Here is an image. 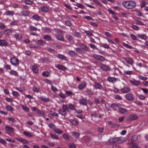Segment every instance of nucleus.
<instances>
[{
    "label": "nucleus",
    "mask_w": 148,
    "mask_h": 148,
    "mask_svg": "<svg viewBox=\"0 0 148 148\" xmlns=\"http://www.w3.org/2000/svg\"><path fill=\"white\" fill-rule=\"evenodd\" d=\"M136 3L133 1H124L122 3V5L126 8L132 9L134 8L136 6Z\"/></svg>",
    "instance_id": "1"
},
{
    "label": "nucleus",
    "mask_w": 148,
    "mask_h": 148,
    "mask_svg": "<svg viewBox=\"0 0 148 148\" xmlns=\"http://www.w3.org/2000/svg\"><path fill=\"white\" fill-rule=\"evenodd\" d=\"M10 62L11 64L17 66L19 64V60L18 59L16 58L13 57L10 58Z\"/></svg>",
    "instance_id": "2"
},
{
    "label": "nucleus",
    "mask_w": 148,
    "mask_h": 148,
    "mask_svg": "<svg viewBox=\"0 0 148 148\" xmlns=\"http://www.w3.org/2000/svg\"><path fill=\"white\" fill-rule=\"evenodd\" d=\"M5 128L6 133L8 134L11 135L13 134V132L14 130V128L8 126H5Z\"/></svg>",
    "instance_id": "3"
},
{
    "label": "nucleus",
    "mask_w": 148,
    "mask_h": 148,
    "mask_svg": "<svg viewBox=\"0 0 148 148\" xmlns=\"http://www.w3.org/2000/svg\"><path fill=\"white\" fill-rule=\"evenodd\" d=\"M138 117L134 114H131L129 115L128 117L127 118V121H131L135 120L137 119Z\"/></svg>",
    "instance_id": "4"
},
{
    "label": "nucleus",
    "mask_w": 148,
    "mask_h": 148,
    "mask_svg": "<svg viewBox=\"0 0 148 148\" xmlns=\"http://www.w3.org/2000/svg\"><path fill=\"white\" fill-rule=\"evenodd\" d=\"M125 96L126 99L128 100L133 101L134 100V96L132 93H128L125 95Z\"/></svg>",
    "instance_id": "5"
},
{
    "label": "nucleus",
    "mask_w": 148,
    "mask_h": 148,
    "mask_svg": "<svg viewBox=\"0 0 148 148\" xmlns=\"http://www.w3.org/2000/svg\"><path fill=\"white\" fill-rule=\"evenodd\" d=\"M92 57L95 58L101 61H103L105 60V59L104 57L100 55H98L95 54L92 56Z\"/></svg>",
    "instance_id": "6"
},
{
    "label": "nucleus",
    "mask_w": 148,
    "mask_h": 148,
    "mask_svg": "<svg viewBox=\"0 0 148 148\" xmlns=\"http://www.w3.org/2000/svg\"><path fill=\"white\" fill-rule=\"evenodd\" d=\"M100 67L102 70L106 71H108L110 70V68L109 66L103 64H101Z\"/></svg>",
    "instance_id": "7"
},
{
    "label": "nucleus",
    "mask_w": 148,
    "mask_h": 148,
    "mask_svg": "<svg viewBox=\"0 0 148 148\" xmlns=\"http://www.w3.org/2000/svg\"><path fill=\"white\" fill-rule=\"evenodd\" d=\"M123 59L128 63L131 65H132L134 64V62L133 60L128 57H124Z\"/></svg>",
    "instance_id": "8"
},
{
    "label": "nucleus",
    "mask_w": 148,
    "mask_h": 148,
    "mask_svg": "<svg viewBox=\"0 0 148 148\" xmlns=\"http://www.w3.org/2000/svg\"><path fill=\"white\" fill-rule=\"evenodd\" d=\"M86 82L83 81L81 84L79 85L78 88L79 89L82 90L86 87Z\"/></svg>",
    "instance_id": "9"
},
{
    "label": "nucleus",
    "mask_w": 148,
    "mask_h": 148,
    "mask_svg": "<svg viewBox=\"0 0 148 148\" xmlns=\"http://www.w3.org/2000/svg\"><path fill=\"white\" fill-rule=\"evenodd\" d=\"M130 82L133 85L136 86L140 85L141 84V83L139 81L137 80H131Z\"/></svg>",
    "instance_id": "10"
},
{
    "label": "nucleus",
    "mask_w": 148,
    "mask_h": 148,
    "mask_svg": "<svg viewBox=\"0 0 148 148\" xmlns=\"http://www.w3.org/2000/svg\"><path fill=\"white\" fill-rule=\"evenodd\" d=\"M56 68L58 69L59 70L64 71L66 69V67L60 64H58L56 65Z\"/></svg>",
    "instance_id": "11"
},
{
    "label": "nucleus",
    "mask_w": 148,
    "mask_h": 148,
    "mask_svg": "<svg viewBox=\"0 0 148 148\" xmlns=\"http://www.w3.org/2000/svg\"><path fill=\"white\" fill-rule=\"evenodd\" d=\"M8 45V43L5 40H0V46H7Z\"/></svg>",
    "instance_id": "12"
},
{
    "label": "nucleus",
    "mask_w": 148,
    "mask_h": 148,
    "mask_svg": "<svg viewBox=\"0 0 148 148\" xmlns=\"http://www.w3.org/2000/svg\"><path fill=\"white\" fill-rule=\"evenodd\" d=\"M55 36L58 40L60 41H64V39L61 36L56 34L55 35Z\"/></svg>",
    "instance_id": "13"
},
{
    "label": "nucleus",
    "mask_w": 148,
    "mask_h": 148,
    "mask_svg": "<svg viewBox=\"0 0 148 148\" xmlns=\"http://www.w3.org/2000/svg\"><path fill=\"white\" fill-rule=\"evenodd\" d=\"M66 38L69 42H71L73 40V37L72 35L69 34H67L65 36Z\"/></svg>",
    "instance_id": "14"
},
{
    "label": "nucleus",
    "mask_w": 148,
    "mask_h": 148,
    "mask_svg": "<svg viewBox=\"0 0 148 148\" xmlns=\"http://www.w3.org/2000/svg\"><path fill=\"white\" fill-rule=\"evenodd\" d=\"M58 113L62 116H65L66 115V112L63 109H60L58 110Z\"/></svg>",
    "instance_id": "15"
},
{
    "label": "nucleus",
    "mask_w": 148,
    "mask_h": 148,
    "mask_svg": "<svg viewBox=\"0 0 148 148\" xmlns=\"http://www.w3.org/2000/svg\"><path fill=\"white\" fill-rule=\"evenodd\" d=\"M16 39L17 40H20L22 36L19 33H16L14 35Z\"/></svg>",
    "instance_id": "16"
},
{
    "label": "nucleus",
    "mask_w": 148,
    "mask_h": 148,
    "mask_svg": "<svg viewBox=\"0 0 148 148\" xmlns=\"http://www.w3.org/2000/svg\"><path fill=\"white\" fill-rule=\"evenodd\" d=\"M70 121L72 124L75 125H77L79 124L78 121L77 120L74 119H71Z\"/></svg>",
    "instance_id": "17"
},
{
    "label": "nucleus",
    "mask_w": 148,
    "mask_h": 148,
    "mask_svg": "<svg viewBox=\"0 0 148 148\" xmlns=\"http://www.w3.org/2000/svg\"><path fill=\"white\" fill-rule=\"evenodd\" d=\"M79 102L81 104L84 105H86L87 103L86 100L84 98H82V99H80Z\"/></svg>",
    "instance_id": "18"
},
{
    "label": "nucleus",
    "mask_w": 148,
    "mask_h": 148,
    "mask_svg": "<svg viewBox=\"0 0 148 148\" xmlns=\"http://www.w3.org/2000/svg\"><path fill=\"white\" fill-rule=\"evenodd\" d=\"M94 86L96 89H101L102 88V86L101 85L97 82H95Z\"/></svg>",
    "instance_id": "19"
},
{
    "label": "nucleus",
    "mask_w": 148,
    "mask_h": 148,
    "mask_svg": "<svg viewBox=\"0 0 148 148\" xmlns=\"http://www.w3.org/2000/svg\"><path fill=\"white\" fill-rule=\"evenodd\" d=\"M71 134L73 136L77 138H78L80 135V134L77 132H72Z\"/></svg>",
    "instance_id": "20"
},
{
    "label": "nucleus",
    "mask_w": 148,
    "mask_h": 148,
    "mask_svg": "<svg viewBox=\"0 0 148 148\" xmlns=\"http://www.w3.org/2000/svg\"><path fill=\"white\" fill-rule=\"evenodd\" d=\"M117 139L118 143H122L126 141L125 138L123 137L117 138Z\"/></svg>",
    "instance_id": "21"
},
{
    "label": "nucleus",
    "mask_w": 148,
    "mask_h": 148,
    "mask_svg": "<svg viewBox=\"0 0 148 148\" xmlns=\"http://www.w3.org/2000/svg\"><path fill=\"white\" fill-rule=\"evenodd\" d=\"M68 53L71 57H75L77 56V54L76 53L72 50L69 51Z\"/></svg>",
    "instance_id": "22"
},
{
    "label": "nucleus",
    "mask_w": 148,
    "mask_h": 148,
    "mask_svg": "<svg viewBox=\"0 0 148 148\" xmlns=\"http://www.w3.org/2000/svg\"><path fill=\"white\" fill-rule=\"evenodd\" d=\"M49 8L46 6H43L41 7V10L43 12H47L49 10Z\"/></svg>",
    "instance_id": "23"
},
{
    "label": "nucleus",
    "mask_w": 148,
    "mask_h": 148,
    "mask_svg": "<svg viewBox=\"0 0 148 148\" xmlns=\"http://www.w3.org/2000/svg\"><path fill=\"white\" fill-rule=\"evenodd\" d=\"M130 89L127 87H125L121 89V91L123 93H126L130 91Z\"/></svg>",
    "instance_id": "24"
},
{
    "label": "nucleus",
    "mask_w": 148,
    "mask_h": 148,
    "mask_svg": "<svg viewBox=\"0 0 148 148\" xmlns=\"http://www.w3.org/2000/svg\"><path fill=\"white\" fill-rule=\"evenodd\" d=\"M22 15L24 16H28L29 14V11L23 10L21 12Z\"/></svg>",
    "instance_id": "25"
},
{
    "label": "nucleus",
    "mask_w": 148,
    "mask_h": 148,
    "mask_svg": "<svg viewBox=\"0 0 148 148\" xmlns=\"http://www.w3.org/2000/svg\"><path fill=\"white\" fill-rule=\"evenodd\" d=\"M117 141V138H112L109 140V143L111 144H114Z\"/></svg>",
    "instance_id": "26"
},
{
    "label": "nucleus",
    "mask_w": 148,
    "mask_h": 148,
    "mask_svg": "<svg viewBox=\"0 0 148 148\" xmlns=\"http://www.w3.org/2000/svg\"><path fill=\"white\" fill-rule=\"evenodd\" d=\"M78 45L81 48L85 50H87L88 49V48L86 46L82 43H79L78 44Z\"/></svg>",
    "instance_id": "27"
},
{
    "label": "nucleus",
    "mask_w": 148,
    "mask_h": 148,
    "mask_svg": "<svg viewBox=\"0 0 148 148\" xmlns=\"http://www.w3.org/2000/svg\"><path fill=\"white\" fill-rule=\"evenodd\" d=\"M108 81L112 83H114L116 82V79L114 77H109L108 79Z\"/></svg>",
    "instance_id": "28"
},
{
    "label": "nucleus",
    "mask_w": 148,
    "mask_h": 148,
    "mask_svg": "<svg viewBox=\"0 0 148 148\" xmlns=\"http://www.w3.org/2000/svg\"><path fill=\"white\" fill-rule=\"evenodd\" d=\"M14 14V12L13 11L8 10L6 12V14L9 16H13Z\"/></svg>",
    "instance_id": "29"
},
{
    "label": "nucleus",
    "mask_w": 148,
    "mask_h": 148,
    "mask_svg": "<svg viewBox=\"0 0 148 148\" xmlns=\"http://www.w3.org/2000/svg\"><path fill=\"white\" fill-rule=\"evenodd\" d=\"M119 111L122 114H125L127 112V110L126 109L122 108L119 109Z\"/></svg>",
    "instance_id": "30"
},
{
    "label": "nucleus",
    "mask_w": 148,
    "mask_h": 148,
    "mask_svg": "<svg viewBox=\"0 0 148 148\" xmlns=\"http://www.w3.org/2000/svg\"><path fill=\"white\" fill-rule=\"evenodd\" d=\"M129 144L130 145V147L131 148H137L138 145L134 143L130 142Z\"/></svg>",
    "instance_id": "31"
},
{
    "label": "nucleus",
    "mask_w": 148,
    "mask_h": 148,
    "mask_svg": "<svg viewBox=\"0 0 148 148\" xmlns=\"http://www.w3.org/2000/svg\"><path fill=\"white\" fill-rule=\"evenodd\" d=\"M32 18L33 19L38 21H39L41 20L40 17L37 15H34L32 16Z\"/></svg>",
    "instance_id": "32"
},
{
    "label": "nucleus",
    "mask_w": 148,
    "mask_h": 148,
    "mask_svg": "<svg viewBox=\"0 0 148 148\" xmlns=\"http://www.w3.org/2000/svg\"><path fill=\"white\" fill-rule=\"evenodd\" d=\"M139 136V135H136L133 136L131 139V140L132 142L136 141L138 139V137Z\"/></svg>",
    "instance_id": "33"
},
{
    "label": "nucleus",
    "mask_w": 148,
    "mask_h": 148,
    "mask_svg": "<svg viewBox=\"0 0 148 148\" xmlns=\"http://www.w3.org/2000/svg\"><path fill=\"white\" fill-rule=\"evenodd\" d=\"M42 61L43 63H48V62H50L49 59L48 58H42Z\"/></svg>",
    "instance_id": "34"
},
{
    "label": "nucleus",
    "mask_w": 148,
    "mask_h": 148,
    "mask_svg": "<svg viewBox=\"0 0 148 148\" xmlns=\"http://www.w3.org/2000/svg\"><path fill=\"white\" fill-rule=\"evenodd\" d=\"M111 108L114 109H116L117 108H119V106L116 103H113L111 105Z\"/></svg>",
    "instance_id": "35"
},
{
    "label": "nucleus",
    "mask_w": 148,
    "mask_h": 148,
    "mask_svg": "<svg viewBox=\"0 0 148 148\" xmlns=\"http://www.w3.org/2000/svg\"><path fill=\"white\" fill-rule=\"evenodd\" d=\"M32 70L35 73H37L38 72L37 66L35 65H34L32 66Z\"/></svg>",
    "instance_id": "36"
},
{
    "label": "nucleus",
    "mask_w": 148,
    "mask_h": 148,
    "mask_svg": "<svg viewBox=\"0 0 148 148\" xmlns=\"http://www.w3.org/2000/svg\"><path fill=\"white\" fill-rule=\"evenodd\" d=\"M6 108L7 110L10 112H12L13 111V108L10 106L8 105L6 107Z\"/></svg>",
    "instance_id": "37"
},
{
    "label": "nucleus",
    "mask_w": 148,
    "mask_h": 148,
    "mask_svg": "<svg viewBox=\"0 0 148 148\" xmlns=\"http://www.w3.org/2000/svg\"><path fill=\"white\" fill-rule=\"evenodd\" d=\"M58 57L59 59L62 60H66V57L65 56L61 54L58 55Z\"/></svg>",
    "instance_id": "38"
},
{
    "label": "nucleus",
    "mask_w": 148,
    "mask_h": 148,
    "mask_svg": "<svg viewBox=\"0 0 148 148\" xmlns=\"http://www.w3.org/2000/svg\"><path fill=\"white\" fill-rule=\"evenodd\" d=\"M138 37L142 39L145 40L146 39V36L145 34H138Z\"/></svg>",
    "instance_id": "39"
},
{
    "label": "nucleus",
    "mask_w": 148,
    "mask_h": 148,
    "mask_svg": "<svg viewBox=\"0 0 148 148\" xmlns=\"http://www.w3.org/2000/svg\"><path fill=\"white\" fill-rule=\"evenodd\" d=\"M40 99L42 101L45 102H48L49 101V99L48 98H45V97L42 96L40 97Z\"/></svg>",
    "instance_id": "40"
},
{
    "label": "nucleus",
    "mask_w": 148,
    "mask_h": 148,
    "mask_svg": "<svg viewBox=\"0 0 148 148\" xmlns=\"http://www.w3.org/2000/svg\"><path fill=\"white\" fill-rule=\"evenodd\" d=\"M83 139L86 142H88L90 140V138L88 136H86L83 137Z\"/></svg>",
    "instance_id": "41"
},
{
    "label": "nucleus",
    "mask_w": 148,
    "mask_h": 148,
    "mask_svg": "<svg viewBox=\"0 0 148 148\" xmlns=\"http://www.w3.org/2000/svg\"><path fill=\"white\" fill-rule=\"evenodd\" d=\"M50 135L51 138L53 139H55L56 140H58L59 139L58 137L55 134H51Z\"/></svg>",
    "instance_id": "42"
},
{
    "label": "nucleus",
    "mask_w": 148,
    "mask_h": 148,
    "mask_svg": "<svg viewBox=\"0 0 148 148\" xmlns=\"http://www.w3.org/2000/svg\"><path fill=\"white\" fill-rule=\"evenodd\" d=\"M43 38L44 39L47 41L51 40L52 39V38L49 36L48 35L45 36Z\"/></svg>",
    "instance_id": "43"
},
{
    "label": "nucleus",
    "mask_w": 148,
    "mask_h": 148,
    "mask_svg": "<svg viewBox=\"0 0 148 148\" xmlns=\"http://www.w3.org/2000/svg\"><path fill=\"white\" fill-rule=\"evenodd\" d=\"M54 131L57 134H60L63 133V132L61 130L55 128L54 129Z\"/></svg>",
    "instance_id": "44"
},
{
    "label": "nucleus",
    "mask_w": 148,
    "mask_h": 148,
    "mask_svg": "<svg viewBox=\"0 0 148 148\" xmlns=\"http://www.w3.org/2000/svg\"><path fill=\"white\" fill-rule=\"evenodd\" d=\"M62 109L66 111H68L69 110V107L66 105L63 104L62 106Z\"/></svg>",
    "instance_id": "45"
},
{
    "label": "nucleus",
    "mask_w": 148,
    "mask_h": 148,
    "mask_svg": "<svg viewBox=\"0 0 148 148\" xmlns=\"http://www.w3.org/2000/svg\"><path fill=\"white\" fill-rule=\"evenodd\" d=\"M23 133L25 136L29 137H32V136L31 134L27 132L24 131L23 132Z\"/></svg>",
    "instance_id": "46"
},
{
    "label": "nucleus",
    "mask_w": 148,
    "mask_h": 148,
    "mask_svg": "<svg viewBox=\"0 0 148 148\" xmlns=\"http://www.w3.org/2000/svg\"><path fill=\"white\" fill-rule=\"evenodd\" d=\"M50 114L52 116L58 117V114L55 112H53L52 111H50L49 112Z\"/></svg>",
    "instance_id": "47"
},
{
    "label": "nucleus",
    "mask_w": 148,
    "mask_h": 148,
    "mask_svg": "<svg viewBox=\"0 0 148 148\" xmlns=\"http://www.w3.org/2000/svg\"><path fill=\"white\" fill-rule=\"evenodd\" d=\"M69 108L71 110H75V106L72 104H69Z\"/></svg>",
    "instance_id": "48"
},
{
    "label": "nucleus",
    "mask_w": 148,
    "mask_h": 148,
    "mask_svg": "<svg viewBox=\"0 0 148 148\" xmlns=\"http://www.w3.org/2000/svg\"><path fill=\"white\" fill-rule=\"evenodd\" d=\"M22 108L23 109L25 112H27L29 111V108L26 106H24L23 105L21 106Z\"/></svg>",
    "instance_id": "49"
},
{
    "label": "nucleus",
    "mask_w": 148,
    "mask_h": 148,
    "mask_svg": "<svg viewBox=\"0 0 148 148\" xmlns=\"http://www.w3.org/2000/svg\"><path fill=\"white\" fill-rule=\"evenodd\" d=\"M37 114L40 116H44V113L41 110H38L37 111Z\"/></svg>",
    "instance_id": "50"
},
{
    "label": "nucleus",
    "mask_w": 148,
    "mask_h": 148,
    "mask_svg": "<svg viewBox=\"0 0 148 148\" xmlns=\"http://www.w3.org/2000/svg\"><path fill=\"white\" fill-rule=\"evenodd\" d=\"M10 73L12 75L17 76L18 75V73L17 72L13 70H11L10 72Z\"/></svg>",
    "instance_id": "51"
},
{
    "label": "nucleus",
    "mask_w": 148,
    "mask_h": 148,
    "mask_svg": "<svg viewBox=\"0 0 148 148\" xmlns=\"http://www.w3.org/2000/svg\"><path fill=\"white\" fill-rule=\"evenodd\" d=\"M42 75L45 77H48L49 76V73L48 71H44L42 73Z\"/></svg>",
    "instance_id": "52"
},
{
    "label": "nucleus",
    "mask_w": 148,
    "mask_h": 148,
    "mask_svg": "<svg viewBox=\"0 0 148 148\" xmlns=\"http://www.w3.org/2000/svg\"><path fill=\"white\" fill-rule=\"evenodd\" d=\"M123 45L125 47L129 49H132V47L130 45L127 44L124 42H123L122 43Z\"/></svg>",
    "instance_id": "53"
},
{
    "label": "nucleus",
    "mask_w": 148,
    "mask_h": 148,
    "mask_svg": "<svg viewBox=\"0 0 148 148\" xmlns=\"http://www.w3.org/2000/svg\"><path fill=\"white\" fill-rule=\"evenodd\" d=\"M101 46L103 48L107 49H109L110 48L109 46L106 44H101Z\"/></svg>",
    "instance_id": "54"
},
{
    "label": "nucleus",
    "mask_w": 148,
    "mask_h": 148,
    "mask_svg": "<svg viewBox=\"0 0 148 148\" xmlns=\"http://www.w3.org/2000/svg\"><path fill=\"white\" fill-rule=\"evenodd\" d=\"M37 42L38 44L40 45H43L45 44V42L42 40H38Z\"/></svg>",
    "instance_id": "55"
},
{
    "label": "nucleus",
    "mask_w": 148,
    "mask_h": 148,
    "mask_svg": "<svg viewBox=\"0 0 148 148\" xmlns=\"http://www.w3.org/2000/svg\"><path fill=\"white\" fill-rule=\"evenodd\" d=\"M18 22V20H14L12 21L11 23V25H16Z\"/></svg>",
    "instance_id": "56"
},
{
    "label": "nucleus",
    "mask_w": 148,
    "mask_h": 148,
    "mask_svg": "<svg viewBox=\"0 0 148 148\" xmlns=\"http://www.w3.org/2000/svg\"><path fill=\"white\" fill-rule=\"evenodd\" d=\"M64 138L66 140H69L70 139L69 136L66 134H64L63 135Z\"/></svg>",
    "instance_id": "57"
},
{
    "label": "nucleus",
    "mask_w": 148,
    "mask_h": 148,
    "mask_svg": "<svg viewBox=\"0 0 148 148\" xmlns=\"http://www.w3.org/2000/svg\"><path fill=\"white\" fill-rule=\"evenodd\" d=\"M25 2L26 4L30 5H32L33 3L30 0H25Z\"/></svg>",
    "instance_id": "58"
},
{
    "label": "nucleus",
    "mask_w": 148,
    "mask_h": 148,
    "mask_svg": "<svg viewBox=\"0 0 148 148\" xmlns=\"http://www.w3.org/2000/svg\"><path fill=\"white\" fill-rule=\"evenodd\" d=\"M130 36L132 39L133 40H137L136 36L133 34H130Z\"/></svg>",
    "instance_id": "59"
},
{
    "label": "nucleus",
    "mask_w": 148,
    "mask_h": 148,
    "mask_svg": "<svg viewBox=\"0 0 148 148\" xmlns=\"http://www.w3.org/2000/svg\"><path fill=\"white\" fill-rule=\"evenodd\" d=\"M8 121H10L12 123H14L16 121L14 118L12 117L8 118Z\"/></svg>",
    "instance_id": "60"
},
{
    "label": "nucleus",
    "mask_w": 148,
    "mask_h": 148,
    "mask_svg": "<svg viewBox=\"0 0 148 148\" xmlns=\"http://www.w3.org/2000/svg\"><path fill=\"white\" fill-rule=\"evenodd\" d=\"M93 1L95 3L98 5L100 6H102V5L99 3L97 0H93Z\"/></svg>",
    "instance_id": "61"
},
{
    "label": "nucleus",
    "mask_w": 148,
    "mask_h": 148,
    "mask_svg": "<svg viewBox=\"0 0 148 148\" xmlns=\"http://www.w3.org/2000/svg\"><path fill=\"white\" fill-rule=\"evenodd\" d=\"M124 73L127 75H131L133 74V72L132 71H125Z\"/></svg>",
    "instance_id": "62"
},
{
    "label": "nucleus",
    "mask_w": 148,
    "mask_h": 148,
    "mask_svg": "<svg viewBox=\"0 0 148 148\" xmlns=\"http://www.w3.org/2000/svg\"><path fill=\"white\" fill-rule=\"evenodd\" d=\"M12 94L13 96L16 97H18L19 96V93L15 91H13L12 92Z\"/></svg>",
    "instance_id": "63"
},
{
    "label": "nucleus",
    "mask_w": 148,
    "mask_h": 148,
    "mask_svg": "<svg viewBox=\"0 0 148 148\" xmlns=\"http://www.w3.org/2000/svg\"><path fill=\"white\" fill-rule=\"evenodd\" d=\"M70 148H75V146L74 143H70L69 144Z\"/></svg>",
    "instance_id": "64"
}]
</instances>
